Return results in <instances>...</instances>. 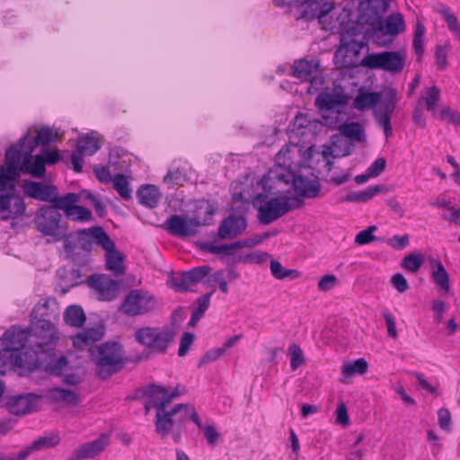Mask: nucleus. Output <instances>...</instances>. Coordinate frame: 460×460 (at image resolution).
Listing matches in <instances>:
<instances>
[{"instance_id": "obj_30", "label": "nucleus", "mask_w": 460, "mask_h": 460, "mask_svg": "<svg viewBox=\"0 0 460 460\" xmlns=\"http://www.w3.org/2000/svg\"><path fill=\"white\" fill-rule=\"evenodd\" d=\"M60 241H63V248L66 259L70 260L71 261L81 266L86 265L88 258L85 254H82L79 252H76L77 239H74L71 234H67V227L62 231V238Z\"/></svg>"}, {"instance_id": "obj_58", "label": "nucleus", "mask_w": 460, "mask_h": 460, "mask_svg": "<svg viewBox=\"0 0 460 460\" xmlns=\"http://www.w3.org/2000/svg\"><path fill=\"white\" fill-rule=\"evenodd\" d=\"M375 118L377 125L383 128L385 137H390L393 135L391 116L375 112Z\"/></svg>"}, {"instance_id": "obj_6", "label": "nucleus", "mask_w": 460, "mask_h": 460, "mask_svg": "<svg viewBox=\"0 0 460 460\" xmlns=\"http://www.w3.org/2000/svg\"><path fill=\"white\" fill-rule=\"evenodd\" d=\"M215 209L208 202L201 203L196 209L194 217L185 219L181 216L172 215L166 220L167 230L176 236H191L197 234V227L209 226Z\"/></svg>"}, {"instance_id": "obj_49", "label": "nucleus", "mask_w": 460, "mask_h": 460, "mask_svg": "<svg viewBox=\"0 0 460 460\" xmlns=\"http://www.w3.org/2000/svg\"><path fill=\"white\" fill-rule=\"evenodd\" d=\"M367 362L364 358H358L354 362H347L342 367V374L351 376L355 374L363 375L367 371Z\"/></svg>"}, {"instance_id": "obj_18", "label": "nucleus", "mask_w": 460, "mask_h": 460, "mask_svg": "<svg viewBox=\"0 0 460 460\" xmlns=\"http://www.w3.org/2000/svg\"><path fill=\"white\" fill-rule=\"evenodd\" d=\"M87 284L93 288L99 296V299L104 301L113 300L119 289V282L105 274H93L87 279Z\"/></svg>"}, {"instance_id": "obj_20", "label": "nucleus", "mask_w": 460, "mask_h": 460, "mask_svg": "<svg viewBox=\"0 0 460 460\" xmlns=\"http://www.w3.org/2000/svg\"><path fill=\"white\" fill-rule=\"evenodd\" d=\"M246 227L247 220L243 216L232 214L220 222L217 234L222 240L234 239L242 234Z\"/></svg>"}, {"instance_id": "obj_1", "label": "nucleus", "mask_w": 460, "mask_h": 460, "mask_svg": "<svg viewBox=\"0 0 460 460\" xmlns=\"http://www.w3.org/2000/svg\"><path fill=\"white\" fill-rule=\"evenodd\" d=\"M90 358L97 376L105 380L125 367L123 347L117 341H106L90 349Z\"/></svg>"}, {"instance_id": "obj_15", "label": "nucleus", "mask_w": 460, "mask_h": 460, "mask_svg": "<svg viewBox=\"0 0 460 460\" xmlns=\"http://www.w3.org/2000/svg\"><path fill=\"white\" fill-rule=\"evenodd\" d=\"M354 33L349 31L341 35V47L336 50L334 60L337 65L349 67L352 65L351 58L359 54L365 44L356 40Z\"/></svg>"}, {"instance_id": "obj_50", "label": "nucleus", "mask_w": 460, "mask_h": 460, "mask_svg": "<svg viewBox=\"0 0 460 460\" xmlns=\"http://www.w3.org/2000/svg\"><path fill=\"white\" fill-rule=\"evenodd\" d=\"M270 270L272 276L277 279H284L286 278H297L298 272L296 270L285 269L281 263L276 260L270 261Z\"/></svg>"}, {"instance_id": "obj_31", "label": "nucleus", "mask_w": 460, "mask_h": 460, "mask_svg": "<svg viewBox=\"0 0 460 460\" xmlns=\"http://www.w3.org/2000/svg\"><path fill=\"white\" fill-rule=\"evenodd\" d=\"M56 138V134L48 127L38 130L35 137L25 135L21 138V145L29 146V152H33L38 146H47Z\"/></svg>"}, {"instance_id": "obj_54", "label": "nucleus", "mask_w": 460, "mask_h": 460, "mask_svg": "<svg viewBox=\"0 0 460 460\" xmlns=\"http://www.w3.org/2000/svg\"><path fill=\"white\" fill-rule=\"evenodd\" d=\"M72 210V215H66V217L73 221L87 222L92 219V212L84 207L75 204Z\"/></svg>"}, {"instance_id": "obj_28", "label": "nucleus", "mask_w": 460, "mask_h": 460, "mask_svg": "<svg viewBox=\"0 0 460 460\" xmlns=\"http://www.w3.org/2000/svg\"><path fill=\"white\" fill-rule=\"evenodd\" d=\"M31 153L29 152V146H26L22 172L31 174L36 178H42L46 173L43 158L40 155L33 156Z\"/></svg>"}, {"instance_id": "obj_25", "label": "nucleus", "mask_w": 460, "mask_h": 460, "mask_svg": "<svg viewBox=\"0 0 460 460\" xmlns=\"http://www.w3.org/2000/svg\"><path fill=\"white\" fill-rule=\"evenodd\" d=\"M349 99V95L343 92L335 93L323 92L316 97L315 104L321 111L337 110L338 114H340L341 110L348 104Z\"/></svg>"}, {"instance_id": "obj_23", "label": "nucleus", "mask_w": 460, "mask_h": 460, "mask_svg": "<svg viewBox=\"0 0 460 460\" xmlns=\"http://www.w3.org/2000/svg\"><path fill=\"white\" fill-rule=\"evenodd\" d=\"M109 445V436L101 435L97 439L84 443L78 447L67 460H82L86 458H93L104 451Z\"/></svg>"}, {"instance_id": "obj_12", "label": "nucleus", "mask_w": 460, "mask_h": 460, "mask_svg": "<svg viewBox=\"0 0 460 460\" xmlns=\"http://www.w3.org/2000/svg\"><path fill=\"white\" fill-rule=\"evenodd\" d=\"M155 297L141 290H131L124 299L120 309L129 316L144 314L155 307Z\"/></svg>"}, {"instance_id": "obj_29", "label": "nucleus", "mask_w": 460, "mask_h": 460, "mask_svg": "<svg viewBox=\"0 0 460 460\" xmlns=\"http://www.w3.org/2000/svg\"><path fill=\"white\" fill-rule=\"evenodd\" d=\"M27 145L22 146L21 140L19 141V147L13 146H11L5 153V164L4 167L7 172L13 175H19L22 170V160L24 157V149Z\"/></svg>"}, {"instance_id": "obj_16", "label": "nucleus", "mask_w": 460, "mask_h": 460, "mask_svg": "<svg viewBox=\"0 0 460 460\" xmlns=\"http://www.w3.org/2000/svg\"><path fill=\"white\" fill-rule=\"evenodd\" d=\"M25 210L24 199L15 193L13 184H11V191L0 194V217L3 220L18 218L25 213Z\"/></svg>"}, {"instance_id": "obj_22", "label": "nucleus", "mask_w": 460, "mask_h": 460, "mask_svg": "<svg viewBox=\"0 0 460 460\" xmlns=\"http://www.w3.org/2000/svg\"><path fill=\"white\" fill-rule=\"evenodd\" d=\"M76 235L79 248L83 252H86V256L93 251V243L102 247V238H110L102 226H93L87 229L79 230L76 233Z\"/></svg>"}, {"instance_id": "obj_32", "label": "nucleus", "mask_w": 460, "mask_h": 460, "mask_svg": "<svg viewBox=\"0 0 460 460\" xmlns=\"http://www.w3.org/2000/svg\"><path fill=\"white\" fill-rule=\"evenodd\" d=\"M139 202L146 208H155L158 206L162 193L155 185H142L137 191Z\"/></svg>"}, {"instance_id": "obj_59", "label": "nucleus", "mask_w": 460, "mask_h": 460, "mask_svg": "<svg viewBox=\"0 0 460 460\" xmlns=\"http://www.w3.org/2000/svg\"><path fill=\"white\" fill-rule=\"evenodd\" d=\"M19 175H13L9 172L6 171L5 168L0 169V192H3L6 190L11 191V184H13V181H15Z\"/></svg>"}, {"instance_id": "obj_48", "label": "nucleus", "mask_w": 460, "mask_h": 460, "mask_svg": "<svg viewBox=\"0 0 460 460\" xmlns=\"http://www.w3.org/2000/svg\"><path fill=\"white\" fill-rule=\"evenodd\" d=\"M439 99L440 90L438 86L434 85L428 89L426 97H421L419 99L418 104L421 105L422 102H425L427 110L435 113L436 106L438 105Z\"/></svg>"}, {"instance_id": "obj_24", "label": "nucleus", "mask_w": 460, "mask_h": 460, "mask_svg": "<svg viewBox=\"0 0 460 460\" xmlns=\"http://www.w3.org/2000/svg\"><path fill=\"white\" fill-rule=\"evenodd\" d=\"M165 387L155 384H150L144 387L143 395L146 398L145 402L146 414L154 408L156 411L167 407L165 397Z\"/></svg>"}, {"instance_id": "obj_3", "label": "nucleus", "mask_w": 460, "mask_h": 460, "mask_svg": "<svg viewBox=\"0 0 460 460\" xmlns=\"http://www.w3.org/2000/svg\"><path fill=\"white\" fill-rule=\"evenodd\" d=\"M60 315V308L55 297H47L38 302L31 314V325L37 333L49 341H58V333L54 323Z\"/></svg>"}, {"instance_id": "obj_19", "label": "nucleus", "mask_w": 460, "mask_h": 460, "mask_svg": "<svg viewBox=\"0 0 460 460\" xmlns=\"http://www.w3.org/2000/svg\"><path fill=\"white\" fill-rule=\"evenodd\" d=\"M102 248L105 251V267L113 272L115 276L123 275L126 271L124 264L125 255L116 249L115 243L111 238H102Z\"/></svg>"}, {"instance_id": "obj_62", "label": "nucleus", "mask_w": 460, "mask_h": 460, "mask_svg": "<svg viewBox=\"0 0 460 460\" xmlns=\"http://www.w3.org/2000/svg\"><path fill=\"white\" fill-rule=\"evenodd\" d=\"M201 430L203 431L204 436L210 446H215L219 443L221 435L217 431L214 426H204Z\"/></svg>"}, {"instance_id": "obj_61", "label": "nucleus", "mask_w": 460, "mask_h": 460, "mask_svg": "<svg viewBox=\"0 0 460 460\" xmlns=\"http://www.w3.org/2000/svg\"><path fill=\"white\" fill-rule=\"evenodd\" d=\"M194 339H195V336L193 333H190V332H184L181 339V341H180V348H179V350H178V355L180 357H184L190 346L192 345L193 341H194Z\"/></svg>"}, {"instance_id": "obj_4", "label": "nucleus", "mask_w": 460, "mask_h": 460, "mask_svg": "<svg viewBox=\"0 0 460 460\" xmlns=\"http://www.w3.org/2000/svg\"><path fill=\"white\" fill-rule=\"evenodd\" d=\"M281 172L270 171L261 181L262 189L269 190L273 188L271 181H279L286 184L292 182L294 191L302 198L314 199L320 194L321 184L316 180H310L302 175H295L290 170L280 168Z\"/></svg>"}, {"instance_id": "obj_53", "label": "nucleus", "mask_w": 460, "mask_h": 460, "mask_svg": "<svg viewBox=\"0 0 460 460\" xmlns=\"http://www.w3.org/2000/svg\"><path fill=\"white\" fill-rule=\"evenodd\" d=\"M387 100L375 112L392 116L396 107V91L394 89H390L387 92Z\"/></svg>"}, {"instance_id": "obj_57", "label": "nucleus", "mask_w": 460, "mask_h": 460, "mask_svg": "<svg viewBox=\"0 0 460 460\" xmlns=\"http://www.w3.org/2000/svg\"><path fill=\"white\" fill-rule=\"evenodd\" d=\"M290 154V149L288 146L282 147L279 153L277 154L278 160V167L274 171L281 172L280 168H284L285 170H289L288 168L291 166V157L288 156Z\"/></svg>"}, {"instance_id": "obj_11", "label": "nucleus", "mask_w": 460, "mask_h": 460, "mask_svg": "<svg viewBox=\"0 0 460 460\" xmlns=\"http://www.w3.org/2000/svg\"><path fill=\"white\" fill-rule=\"evenodd\" d=\"M404 56L396 51H385L367 55L362 65L374 69L401 73L404 66Z\"/></svg>"}, {"instance_id": "obj_46", "label": "nucleus", "mask_w": 460, "mask_h": 460, "mask_svg": "<svg viewBox=\"0 0 460 460\" xmlns=\"http://www.w3.org/2000/svg\"><path fill=\"white\" fill-rule=\"evenodd\" d=\"M269 253L261 251H256L245 254L240 253L234 257V262L261 264L269 258Z\"/></svg>"}, {"instance_id": "obj_52", "label": "nucleus", "mask_w": 460, "mask_h": 460, "mask_svg": "<svg viewBox=\"0 0 460 460\" xmlns=\"http://www.w3.org/2000/svg\"><path fill=\"white\" fill-rule=\"evenodd\" d=\"M290 354V367L296 370L305 365V359L301 348L297 344H292L288 348Z\"/></svg>"}, {"instance_id": "obj_9", "label": "nucleus", "mask_w": 460, "mask_h": 460, "mask_svg": "<svg viewBox=\"0 0 460 460\" xmlns=\"http://www.w3.org/2000/svg\"><path fill=\"white\" fill-rule=\"evenodd\" d=\"M405 31V23L400 13H394L386 19L370 26L366 33L378 47H389L395 37Z\"/></svg>"}, {"instance_id": "obj_33", "label": "nucleus", "mask_w": 460, "mask_h": 460, "mask_svg": "<svg viewBox=\"0 0 460 460\" xmlns=\"http://www.w3.org/2000/svg\"><path fill=\"white\" fill-rule=\"evenodd\" d=\"M318 63L300 59L294 63L293 75L301 81H313L319 73Z\"/></svg>"}, {"instance_id": "obj_38", "label": "nucleus", "mask_w": 460, "mask_h": 460, "mask_svg": "<svg viewBox=\"0 0 460 460\" xmlns=\"http://www.w3.org/2000/svg\"><path fill=\"white\" fill-rule=\"evenodd\" d=\"M80 199L81 195L73 192H69L62 197H59L58 193L55 194L50 206L56 210H63L66 216L72 215V209L80 201Z\"/></svg>"}, {"instance_id": "obj_10", "label": "nucleus", "mask_w": 460, "mask_h": 460, "mask_svg": "<svg viewBox=\"0 0 460 460\" xmlns=\"http://www.w3.org/2000/svg\"><path fill=\"white\" fill-rule=\"evenodd\" d=\"M61 220L62 215L53 207L42 206L37 209L33 224L40 234L51 236L54 242H59L62 238V231L66 227Z\"/></svg>"}, {"instance_id": "obj_63", "label": "nucleus", "mask_w": 460, "mask_h": 460, "mask_svg": "<svg viewBox=\"0 0 460 460\" xmlns=\"http://www.w3.org/2000/svg\"><path fill=\"white\" fill-rule=\"evenodd\" d=\"M338 279L332 274L324 275L318 282V288L321 291H329L336 287Z\"/></svg>"}, {"instance_id": "obj_64", "label": "nucleus", "mask_w": 460, "mask_h": 460, "mask_svg": "<svg viewBox=\"0 0 460 460\" xmlns=\"http://www.w3.org/2000/svg\"><path fill=\"white\" fill-rule=\"evenodd\" d=\"M440 118L455 126H460V113L453 111L451 108H444L441 111Z\"/></svg>"}, {"instance_id": "obj_56", "label": "nucleus", "mask_w": 460, "mask_h": 460, "mask_svg": "<svg viewBox=\"0 0 460 460\" xmlns=\"http://www.w3.org/2000/svg\"><path fill=\"white\" fill-rule=\"evenodd\" d=\"M376 230L377 226H370L367 229L358 232L355 237V243L359 245H364L374 242L376 238L373 233Z\"/></svg>"}, {"instance_id": "obj_14", "label": "nucleus", "mask_w": 460, "mask_h": 460, "mask_svg": "<svg viewBox=\"0 0 460 460\" xmlns=\"http://www.w3.org/2000/svg\"><path fill=\"white\" fill-rule=\"evenodd\" d=\"M389 8V0H365L358 6V22L363 25L372 26L384 20Z\"/></svg>"}, {"instance_id": "obj_60", "label": "nucleus", "mask_w": 460, "mask_h": 460, "mask_svg": "<svg viewBox=\"0 0 460 460\" xmlns=\"http://www.w3.org/2000/svg\"><path fill=\"white\" fill-rule=\"evenodd\" d=\"M42 156L44 164L53 165L58 164L62 160V155L59 154L58 150H50V149H43L41 154L40 155Z\"/></svg>"}, {"instance_id": "obj_17", "label": "nucleus", "mask_w": 460, "mask_h": 460, "mask_svg": "<svg viewBox=\"0 0 460 460\" xmlns=\"http://www.w3.org/2000/svg\"><path fill=\"white\" fill-rule=\"evenodd\" d=\"M41 396L33 393L17 394L8 398L5 408L13 415H25L38 410Z\"/></svg>"}, {"instance_id": "obj_2", "label": "nucleus", "mask_w": 460, "mask_h": 460, "mask_svg": "<svg viewBox=\"0 0 460 460\" xmlns=\"http://www.w3.org/2000/svg\"><path fill=\"white\" fill-rule=\"evenodd\" d=\"M265 193L257 194L253 200L252 205L259 212V221L261 224L269 225L279 217H283L294 208H298L303 206V202L299 199L289 198H271L267 200L268 195L273 193L272 189L270 192L265 190Z\"/></svg>"}, {"instance_id": "obj_5", "label": "nucleus", "mask_w": 460, "mask_h": 460, "mask_svg": "<svg viewBox=\"0 0 460 460\" xmlns=\"http://www.w3.org/2000/svg\"><path fill=\"white\" fill-rule=\"evenodd\" d=\"M57 341L42 337L40 343H37V350L33 352V360L28 364L35 368L44 370L49 375L61 376L68 361L65 355L55 350L54 345Z\"/></svg>"}, {"instance_id": "obj_26", "label": "nucleus", "mask_w": 460, "mask_h": 460, "mask_svg": "<svg viewBox=\"0 0 460 460\" xmlns=\"http://www.w3.org/2000/svg\"><path fill=\"white\" fill-rule=\"evenodd\" d=\"M181 408L186 407L183 406V403H178L170 411H167L166 408H164L156 411V420L155 423V431L163 438L166 437L170 433L172 428L175 425L174 416L181 413Z\"/></svg>"}, {"instance_id": "obj_39", "label": "nucleus", "mask_w": 460, "mask_h": 460, "mask_svg": "<svg viewBox=\"0 0 460 460\" xmlns=\"http://www.w3.org/2000/svg\"><path fill=\"white\" fill-rule=\"evenodd\" d=\"M103 335L104 328H90L75 336L74 345L78 348L83 345L90 346L102 340Z\"/></svg>"}, {"instance_id": "obj_21", "label": "nucleus", "mask_w": 460, "mask_h": 460, "mask_svg": "<svg viewBox=\"0 0 460 460\" xmlns=\"http://www.w3.org/2000/svg\"><path fill=\"white\" fill-rule=\"evenodd\" d=\"M22 190L26 197L50 204H52L55 194H58V188L55 185L33 181H25Z\"/></svg>"}, {"instance_id": "obj_51", "label": "nucleus", "mask_w": 460, "mask_h": 460, "mask_svg": "<svg viewBox=\"0 0 460 460\" xmlns=\"http://www.w3.org/2000/svg\"><path fill=\"white\" fill-rule=\"evenodd\" d=\"M433 279L442 289H449V275L440 261H436V270L433 272Z\"/></svg>"}, {"instance_id": "obj_40", "label": "nucleus", "mask_w": 460, "mask_h": 460, "mask_svg": "<svg viewBox=\"0 0 460 460\" xmlns=\"http://www.w3.org/2000/svg\"><path fill=\"white\" fill-rule=\"evenodd\" d=\"M339 131L345 137L357 142H365V129L359 122L343 123L340 126Z\"/></svg>"}, {"instance_id": "obj_36", "label": "nucleus", "mask_w": 460, "mask_h": 460, "mask_svg": "<svg viewBox=\"0 0 460 460\" xmlns=\"http://www.w3.org/2000/svg\"><path fill=\"white\" fill-rule=\"evenodd\" d=\"M47 398L52 402H65L68 405H77L80 402L79 395L69 389L51 388L48 391Z\"/></svg>"}, {"instance_id": "obj_45", "label": "nucleus", "mask_w": 460, "mask_h": 460, "mask_svg": "<svg viewBox=\"0 0 460 460\" xmlns=\"http://www.w3.org/2000/svg\"><path fill=\"white\" fill-rule=\"evenodd\" d=\"M112 183L113 188L123 199L129 200L132 199V189L126 175L117 174L113 178Z\"/></svg>"}, {"instance_id": "obj_47", "label": "nucleus", "mask_w": 460, "mask_h": 460, "mask_svg": "<svg viewBox=\"0 0 460 460\" xmlns=\"http://www.w3.org/2000/svg\"><path fill=\"white\" fill-rule=\"evenodd\" d=\"M424 262L422 253H411L403 258L401 266L407 271L416 273Z\"/></svg>"}, {"instance_id": "obj_41", "label": "nucleus", "mask_w": 460, "mask_h": 460, "mask_svg": "<svg viewBox=\"0 0 460 460\" xmlns=\"http://www.w3.org/2000/svg\"><path fill=\"white\" fill-rule=\"evenodd\" d=\"M216 289L213 288L210 292L199 296L196 303L198 307L192 312L189 325L195 327L198 322L204 316L205 312L208 310L210 305V297L215 293Z\"/></svg>"}, {"instance_id": "obj_7", "label": "nucleus", "mask_w": 460, "mask_h": 460, "mask_svg": "<svg viewBox=\"0 0 460 460\" xmlns=\"http://www.w3.org/2000/svg\"><path fill=\"white\" fill-rule=\"evenodd\" d=\"M177 335L173 326L163 328L143 327L136 331V341L150 349L151 352L165 354Z\"/></svg>"}, {"instance_id": "obj_27", "label": "nucleus", "mask_w": 460, "mask_h": 460, "mask_svg": "<svg viewBox=\"0 0 460 460\" xmlns=\"http://www.w3.org/2000/svg\"><path fill=\"white\" fill-rule=\"evenodd\" d=\"M60 438L58 434L52 433L48 436H42L38 438L30 446L23 448L16 456H13L14 460H26V458L32 454L34 451H38L43 448H51L59 444Z\"/></svg>"}, {"instance_id": "obj_34", "label": "nucleus", "mask_w": 460, "mask_h": 460, "mask_svg": "<svg viewBox=\"0 0 460 460\" xmlns=\"http://www.w3.org/2000/svg\"><path fill=\"white\" fill-rule=\"evenodd\" d=\"M307 8L304 13L306 18H317L320 21L333 9L334 4L332 0H305Z\"/></svg>"}, {"instance_id": "obj_35", "label": "nucleus", "mask_w": 460, "mask_h": 460, "mask_svg": "<svg viewBox=\"0 0 460 460\" xmlns=\"http://www.w3.org/2000/svg\"><path fill=\"white\" fill-rule=\"evenodd\" d=\"M381 93L377 92H366L359 88L358 95L353 101V107L358 111H367L374 108L381 100Z\"/></svg>"}, {"instance_id": "obj_42", "label": "nucleus", "mask_w": 460, "mask_h": 460, "mask_svg": "<svg viewBox=\"0 0 460 460\" xmlns=\"http://www.w3.org/2000/svg\"><path fill=\"white\" fill-rule=\"evenodd\" d=\"M85 320V314L80 305H70L64 313V321L69 326L81 327Z\"/></svg>"}, {"instance_id": "obj_8", "label": "nucleus", "mask_w": 460, "mask_h": 460, "mask_svg": "<svg viewBox=\"0 0 460 460\" xmlns=\"http://www.w3.org/2000/svg\"><path fill=\"white\" fill-rule=\"evenodd\" d=\"M41 336L40 333H37L33 330L32 325L24 330L13 326L6 330L3 335V341L5 346L4 349L7 351L25 349L19 357V359L22 361L23 358L28 357L29 353H33L37 350V343H40Z\"/></svg>"}, {"instance_id": "obj_55", "label": "nucleus", "mask_w": 460, "mask_h": 460, "mask_svg": "<svg viewBox=\"0 0 460 460\" xmlns=\"http://www.w3.org/2000/svg\"><path fill=\"white\" fill-rule=\"evenodd\" d=\"M164 181L167 184L182 186L188 181V177L186 173L177 169L173 172L169 171L164 176Z\"/></svg>"}, {"instance_id": "obj_43", "label": "nucleus", "mask_w": 460, "mask_h": 460, "mask_svg": "<svg viewBox=\"0 0 460 460\" xmlns=\"http://www.w3.org/2000/svg\"><path fill=\"white\" fill-rule=\"evenodd\" d=\"M437 12L447 22L448 30L460 41V22L452 10L448 6L443 5L441 8L438 9Z\"/></svg>"}, {"instance_id": "obj_44", "label": "nucleus", "mask_w": 460, "mask_h": 460, "mask_svg": "<svg viewBox=\"0 0 460 460\" xmlns=\"http://www.w3.org/2000/svg\"><path fill=\"white\" fill-rule=\"evenodd\" d=\"M100 148L101 145L98 139L89 134L79 137L76 145V150L86 155L95 154Z\"/></svg>"}, {"instance_id": "obj_13", "label": "nucleus", "mask_w": 460, "mask_h": 460, "mask_svg": "<svg viewBox=\"0 0 460 460\" xmlns=\"http://www.w3.org/2000/svg\"><path fill=\"white\" fill-rule=\"evenodd\" d=\"M212 268L208 265L199 266L188 271H182L176 276H172L170 281L172 288L176 292H187L191 287L201 282L211 272Z\"/></svg>"}, {"instance_id": "obj_37", "label": "nucleus", "mask_w": 460, "mask_h": 460, "mask_svg": "<svg viewBox=\"0 0 460 460\" xmlns=\"http://www.w3.org/2000/svg\"><path fill=\"white\" fill-rule=\"evenodd\" d=\"M386 191L385 186L383 185H373L368 186L367 189L360 190V191H352L348 193L344 198V201L348 202H358V203H364L367 202L371 199H373L375 196L378 195L379 193Z\"/></svg>"}]
</instances>
